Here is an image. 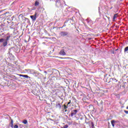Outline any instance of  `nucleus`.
<instances>
[{
  "label": "nucleus",
  "mask_w": 128,
  "mask_h": 128,
  "mask_svg": "<svg viewBox=\"0 0 128 128\" xmlns=\"http://www.w3.org/2000/svg\"><path fill=\"white\" fill-rule=\"evenodd\" d=\"M38 4H40V2L38 1H36L35 2V4H34L35 6H38Z\"/></svg>",
  "instance_id": "nucleus-14"
},
{
  "label": "nucleus",
  "mask_w": 128,
  "mask_h": 128,
  "mask_svg": "<svg viewBox=\"0 0 128 128\" xmlns=\"http://www.w3.org/2000/svg\"><path fill=\"white\" fill-rule=\"evenodd\" d=\"M98 20H100V18H96L95 20V22H98Z\"/></svg>",
  "instance_id": "nucleus-22"
},
{
  "label": "nucleus",
  "mask_w": 128,
  "mask_h": 128,
  "mask_svg": "<svg viewBox=\"0 0 128 128\" xmlns=\"http://www.w3.org/2000/svg\"><path fill=\"white\" fill-rule=\"evenodd\" d=\"M44 72H45L46 74V71H44Z\"/></svg>",
  "instance_id": "nucleus-25"
},
{
  "label": "nucleus",
  "mask_w": 128,
  "mask_h": 128,
  "mask_svg": "<svg viewBox=\"0 0 128 128\" xmlns=\"http://www.w3.org/2000/svg\"><path fill=\"white\" fill-rule=\"evenodd\" d=\"M91 126L92 128H94V122H91Z\"/></svg>",
  "instance_id": "nucleus-17"
},
{
  "label": "nucleus",
  "mask_w": 128,
  "mask_h": 128,
  "mask_svg": "<svg viewBox=\"0 0 128 128\" xmlns=\"http://www.w3.org/2000/svg\"><path fill=\"white\" fill-rule=\"evenodd\" d=\"M22 123L24 124H28V120H23Z\"/></svg>",
  "instance_id": "nucleus-16"
},
{
  "label": "nucleus",
  "mask_w": 128,
  "mask_h": 128,
  "mask_svg": "<svg viewBox=\"0 0 128 128\" xmlns=\"http://www.w3.org/2000/svg\"><path fill=\"white\" fill-rule=\"evenodd\" d=\"M19 76H22V78H28V75H22V74H19Z\"/></svg>",
  "instance_id": "nucleus-10"
},
{
  "label": "nucleus",
  "mask_w": 128,
  "mask_h": 128,
  "mask_svg": "<svg viewBox=\"0 0 128 128\" xmlns=\"http://www.w3.org/2000/svg\"><path fill=\"white\" fill-rule=\"evenodd\" d=\"M66 111H67V110H65V112H66Z\"/></svg>",
  "instance_id": "nucleus-28"
},
{
  "label": "nucleus",
  "mask_w": 128,
  "mask_h": 128,
  "mask_svg": "<svg viewBox=\"0 0 128 128\" xmlns=\"http://www.w3.org/2000/svg\"><path fill=\"white\" fill-rule=\"evenodd\" d=\"M10 36H8L6 38L4 39V42L3 43V46L4 48L8 46V41L10 40Z\"/></svg>",
  "instance_id": "nucleus-2"
},
{
  "label": "nucleus",
  "mask_w": 128,
  "mask_h": 128,
  "mask_svg": "<svg viewBox=\"0 0 128 128\" xmlns=\"http://www.w3.org/2000/svg\"><path fill=\"white\" fill-rule=\"evenodd\" d=\"M72 102V101L70 100V101H69V102L68 103V104H70V102Z\"/></svg>",
  "instance_id": "nucleus-24"
},
{
  "label": "nucleus",
  "mask_w": 128,
  "mask_h": 128,
  "mask_svg": "<svg viewBox=\"0 0 128 128\" xmlns=\"http://www.w3.org/2000/svg\"><path fill=\"white\" fill-rule=\"evenodd\" d=\"M63 26H64V25Z\"/></svg>",
  "instance_id": "nucleus-30"
},
{
  "label": "nucleus",
  "mask_w": 128,
  "mask_h": 128,
  "mask_svg": "<svg viewBox=\"0 0 128 128\" xmlns=\"http://www.w3.org/2000/svg\"><path fill=\"white\" fill-rule=\"evenodd\" d=\"M126 110H128V107H126Z\"/></svg>",
  "instance_id": "nucleus-26"
},
{
  "label": "nucleus",
  "mask_w": 128,
  "mask_h": 128,
  "mask_svg": "<svg viewBox=\"0 0 128 128\" xmlns=\"http://www.w3.org/2000/svg\"><path fill=\"white\" fill-rule=\"evenodd\" d=\"M128 46L125 48H124V52H128Z\"/></svg>",
  "instance_id": "nucleus-20"
},
{
  "label": "nucleus",
  "mask_w": 128,
  "mask_h": 128,
  "mask_svg": "<svg viewBox=\"0 0 128 128\" xmlns=\"http://www.w3.org/2000/svg\"><path fill=\"white\" fill-rule=\"evenodd\" d=\"M60 54L61 56H66V52H64V50H61L60 52Z\"/></svg>",
  "instance_id": "nucleus-6"
},
{
  "label": "nucleus",
  "mask_w": 128,
  "mask_h": 128,
  "mask_svg": "<svg viewBox=\"0 0 128 128\" xmlns=\"http://www.w3.org/2000/svg\"><path fill=\"white\" fill-rule=\"evenodd\" d=\"M14 128H18V124H16V125H14Z\"/></svg>",
  "instance_id": "nucleus-21"
},
{
  "label": "nucleus",
  "mask_w": 128,
  "mask_h": 128,
  "mask_svg": "<svg viewBox=\"0 0 128 128\" xmlns=\"http://www.w3.org/2000/svg\"><path fill=\"white\" fill-rule=\"evenodd\" d=\"M30 18H32V20H36V13L34 16H30Z\"/></svg>",
  "instance_id": "nucleus-5"
},
{
  "label": "nucleus",
  "mask_w": 128,
  "mask_h": 128,
  "mask_svg": "<svg viewBox=\"0 0 128 128\" xmlns=\"http://www.w3.org/2000/svg\"><path fill=\"white\" fill-rule=\"evenodd\" d=\"M87 22H88V24H92V20H87Z\"/></svg>",
  "instance_id": "nucleus-15"
},
{
  "label": "nucleus",
  "mask_w": 128,
  "mask_h": 128,
  "mask_svg": "<svg viewBox=\"0 0 128 128\" xmlns=\"http://www.w3.org/2000/svg\"><path fill=\"white\" fill-rule=\"evenodd\" d=\"M68 108V105H67V106L64 105V110H66V108Z\"/></svg>",
  "instance_id": "nucleus-19"
},
{
  "label": "nucleus",
  "mask_w": 128,
  "mask_h": 128,
  "mask_svg": "<svg viewBox=\"0 0 128 128\" xmlns=\"http://www.w3.org/2000/svg\"><path fill=\"white\" fill-rule=\"evenodd\" d=\"M0 42H2V44H4V38H2L0 39Z\"/></svg>",
  "instance_id": "nucleus-13"
},
{
  "label": "nucleus",
  "mask_w": 128,
  "mask_h": 128,
  "mask_svg": "<svg viewBox=\"0 0 128 128\" xmlns=\"http://www.w3.org/2000/svg\"><path fill=\"white\" fill-rule=\"evenodd\" d=\"M68 128V125L66 124L63 127H62L61 128Z\"/></svg>",
  "instance_id": "nucleus-18"
},
{
  "label": "nucleus",
  "mask_w": 128,
  "mask_h": 128,
  "mask_svg": "<svg viewBox=\"0 0 128 128\" xmlns=\"http://www.w3.org/2000/svg\"><path fill=\"white\" fill-rule=\"evenodd\" d=\"M86 124H88V122H86Z\"/></svg>",
  "instance_id": "nucleus-29"
},
{
  "label": "nucleus",
  "mask_w": 128,
  "mask_h": 128,
  "mask_svg": "<svg viewBox=\"0 0 128 128\" xmlns=\"http://www.w3.org/2000/svg\"><path fill=\"white\" fill-rule=\"evenodd\" d=\"M56 6H62V3H60V0H56Z\"/></svg>",
  "instance_id": "nucleus-7"
},
{
  "label": "nucleus",
  "mask_w": 128,
  "mask_h": 128,
  "mask_svg": "<svg viewBox=\"0 0 128 128\" xmlns=\"http://www.w3.org/2000/svg\"><path fill=\"white\" fill-rule=\"evenodd\" d=\"M78 112V110H73L71 112V116H76Z\"/></svg>",
  "instance_id": "nucleus-4"
},
{
  "label": "nucleus",
  "mask_w": 128,
  "mask_h": 128,
  "mask_svg": "<svg viewBox=\"0 0 128 128\" xmlns=\"http://www.w3.org/2000/svg\"><path fill=\"white\" fill-rule=\"evenodd\" d=\"M10 126V128H14V120H12V119L11 120Z\"/></svg>",
  "instance_id": "nucleus-11"
},
{
  "label": "nucleus",
  "mask_w": 128,
  "mask_h": 128,
  "mask_svg": "<svg viewBox=\"0 0 128 128\" xmlns=\"http://www.w3.org/2000/svg\"><path fill=\"white\" fill-rule=\"evenodd\" d=\"M56 108H59V110H60V108H62V105H60V103H56Z\"/></svg>",
  "instance_id": "nucleus-9"
},
{
  "label": "nucleus",
  "mask_w": 128,
  "mask_h": 128,
  "mask_svg": "<svg viewBox=\"0 0 128 128\" xmlns=\"http://www.w3.org/2000/svg\"><path fill=\"white\" fill-rule=\"evenodd\" d=\"M68 32H62L60 33V36H68Z\"/></svg>",
  "instance_id": "nucleus-3"
},
{
  "label": "nucleus",
  "mask_w": 128,
  "mask_h": 128,
  "mask_svg": "<svg viewBox=\"0 0 128 128\" xmlns=\"http://www.w3.org/2000/svg\"><path fill=\"white\" fill-rule=\"evenodd\" d=\"M64 28V26L61 27V28Z\"/></svg>",
  "instance_id": "nucleus-27"
},
{
  "label": "nucleus",
  "mask_w": 128,
  "mask_h": 128,
  "mask_svg": "<svg viewBox=\"0 0 128 128\" xmlns=\"http://www.w3.org/2000/svg\"><path fill=\"white\" fill-rule=\"evenodd\" d=\"M124 112H125V114H128V111L124 110Z\"/></svg>",
  "instance_id": "nucleus-23"
},
{
  "label": "nucleus",
  "mask_w": 128,
  "mask_h": 128,
  "mask_svg": "<svg viewBox=\"0 0 128 128\" xmlns=\"http://www.w3.org/2000/svg\"><path fill=\"white\" fill-rule=\"evenodd\" d=\"M26 71L31 74H38V72L36 70L32 69L26 70Z\"/></svg>",
  "instance_id": "nucleus-1"
},
{
  "label": "nucleus",
  "mask_w": 128,
  "mask_h": 128,
  "mask_svg": "<svg viewBox=\"0 0 128 128\" xmlns=\"http://www.w3.org/2000/svg\"><path fill=\"white\" fill-rule=\"evenodd\" d=\"M63 26H64V25Z\"/></svg>",
  "instance_id": "nucleus-31"
},
{
  "label": "nucleus",
  "mask_w": 128,
  "mask_h": 128,
  "mask_svg": "<svg viewBox=\"0 0 128 128\" xmlns=\"http://www.w3.org/2000/svg\"><path fill=\"white\" fill-rule=\"evenodd\" d=\"M118 16V14H114L113 16V22H116V20Z\"/></svg>",
  "instance_id": "nucleus-8"
},
{
  "label": "nucleus",
  "mask_w": 128,
  "mask_h": 128,
  "mask_svg": "<svg viewBox=\"0 0 128 128\" xmlns=\"http://www.w3.org/2000/svg\"><path fill=\"white\" fill-rule=\"evenodd\" d=\"M115 122H116L114 120H112L111 121V124H112V126H113V128L114 126V124Z\"/></svg>",
  "instance_id": "nucleus-12"
}]
</instances>
